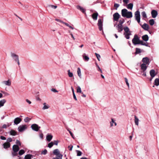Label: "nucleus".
I'll return each mask as SVG.
<instances>
[{"label":"nucleus","instance_id":"f257e3e1","mask_svg":"<svg viewBox=\"0 0 159 159\" xmlns=\"http://www.w3.org/2000/svg\"><path fill=\"white\" fill-rule=\"evenodd\" d=\"M11 57L16 62H17L18 65L20 64L19 61V56L14 53H11Z\"/></svg>","mask_w":159,"mask_h":159},{"label":"nucleus","instance_id":"f03ea898","mask_svg":"<svg viewBox=\"0 0 159 159\" xmlns=\"http://www.w3.org/2000/svg\"><path fill=\"white\" fill-rule=\"evenodd\" d=\"M139 40V38L137 34L134 35V38L132 40V42L133 44L134 45L138 44Z\"/></svg>","mask_w":159,"mask_h":159},{"label":"nucleus","instance_id":"7ed1b4c3","mask_svg":"<svg viewBox=\"0 0 159 159\" xmlns=\"http://www.w3.org/2000/svg\"><path fill=\"white\" fill-rule=\"evenodd\" d=\"M53 153L55 155H56L58 158L59 159H62V155L60 154L59 150L58 149H56L54 150L53 151Z\"/></svg>","mask_w":159,"mask_h":159},{"label":"nucleus","instance_id":"20e7f679","mask_svg":"<svg viewBox=\"0 0 159 159\" xmlns=\"http://www.w3.org/2000/svg\"><path fill=\"white\" fill-rule=\"evenodd\" d=\"M135 20L137 21L139 23L140 22V13L139 11L137 10L135 12Z\"/></svg>","mask_w":159,"mask_h":159},{"label":"nucleus","instance_id":"39448f33","mask_svg":"<svg viewBox=\"0 0 159 159\" xmlns=\"http://www.w3.org/2000/svg\"><path fill=\"white\" fill-rule=\"evenodd\" d=\"M31 128L32 129L36 131H38L40 128V127L39 126V125L35 124H32L31 126Z\"/></svg>","mask_w":159,"mask_h":159},{"label":"nucleus","instance_id":"423d86ee","mask_svg":"<svg viewBox=\"0 0 159 159\" xmlns=\"http://www.w3.org/2000/svg\"><path fill=\"white\" fill-rule=\"evenodd\" d=\"M27 126L25 125H21L18 127V130L20 132H22L27 129Z\"/></svg>","mask_w":159,"mask_h":159},{"label":"nucleus","instance_id":"0eeeda50","mask_svg":"<svg viewBox=\"0 0 159 159\" xmlns=\"http://www.w3.org/2000/svg\"><path fill=\"white\" fill-rule=\"evenodd\" d=\"M120 16L118 12H116L113 15V21H118Z\"/></svg>","mask_w":159,"mask_h":159},{"label":"nucleus","instance_id":"6e6552de","mask_svg":"<svg viewBox=\"0 0 159 159\" xmlns=\"http://www.w3.org/2000/svg\"><path fill=\"white\" fill-rule=\"evenodd\" d=\"M102 21L101 19H99L98 20V28L100 31L102 30L103 29V24Z\"/></svg>","mask_w":159,"mask_h":159},{"label":"nucleus","instance_id":"1a4fd4ad","mask_svg":"<svg viewBox=\"0 0 159 159\" xmlns=\"http://www.w3.org/2000/svg\"><path fill=\"white\" fill-rule=\"evenodd\" d=\"M125 37L127 39H129L130 38L129 36L131 35V32L130 31L125 32L124 33Z\"/></svg>","mask_w":159,"mask_h":159},{"label":"nucleus","instance_id":"9d476101","mask_svg":"<svg viewBox=\"0 0 159 159\" xmlns=\"http://www.w3.org/2000/svg\"><path fill=\"white\" fill-rule=\"evenodd\" d=\"M21 119L19 117L15 118L14 121V125H18L21 121Z\"/></svg>","mask_w":159,"mask_h":159},{"label":"nucleus","instance_id":"9b49d317","mask_svg":"<svg viewBox=\"0 0 159 159\" xmlns=\"http://www.w3.org/2000/svg\"><path fill=\"white\" fill-rule=\"evenodd\" d=\"M140 25L145 30L148 31L149 28V25L146 23H144L143 25H141V24Z\"/></svg>","mask_w":159,"mask_h":159},{"label":"nucleus","instance_id":"f8f14e48","mask_svg":"<svg viewBox=\"0 0 159 159\" xmlns=\"http://www.w3.org/2000/svg\"><path fill=\"white\" fill-rule=\"evenodd\" d=\"M128 10L126 9H124L121 10V15L123 17H125L128 13Z\"/></svg>","mask_w":159,"mask_h":159},{"label":"nucleus","instance_id":"ddd939ff","mask_svg":"<svg viewBox=\"0 0 159 159\" xmlns=\"http://www.w3.org/2000/svg\"><path fill=\"white\" fill-rule=\"evenodd\" d=\"M142 61L143 62V63L148 65L149 63V59L148 57H144L142 59Z\"/></svg>","mask_w":159,"mask_h":159},{"label":"nucleus","instance_id":"4468645a","mask_svg":"<svg viewBox=\"0 0 159 159\" xmlns=\"http://www.w3.org/2000/svg\"><path fill=\"white\" fill-rule=\"evenodd\" d=\"M19 146L17 145H14L12 147V150L13 151L16 152H18L19 150Z\"/></svg>","mask_w":159,"mask_h":159},{"label":"nucleus","instance_id":"2eb2a0df","mask_svg":"<svg viewBox=\"0 0 159 159\" xmlns=\"http://www.w3.org/2000/svg\"><path fill=\"white\" fill-rule=\"evenodd\" d=\"M2 84L7 86H10L11 85V82L8 79L7 81H3L2 82Z\"/></svg>","mask_w":159,"mask_h":159},{"label":"nucleus","instance_id":"dca6fc26","mask_svg":"<svg viewBox=\"0 0 159 159\" xmlns=\"http://www.w3.org/2000/svg\"><path fill=\"white\" fill-rule=\"evenodd\" d=\"M157 11L155 10H153L151 11L152 16L153 18H155L157 16Z\"/></svg>","mask_w":159,"mask_h":159},{"label":"nucleus","instance_id":"f3484780","mask_svg":"<svg viewBox=\"0 0 159 159\" xmlns=\"http://www.w3.org/2000/svg\"><path fill=\"white\" fill-rule=\"evenodd\" d=\"M150 76L152 78H153L157 74L155 73L154 70L152 69L150 71Z\"/></svg>","mask_w":159,"mask_h":159},{"label":"nucleus","instance_id":"a211bd4d","mask_svg":"<svg viewBox=\"0 0 159 159\" xmlns=\"http://www.w3.org/2000/svg\"><path fill=\"white\" fill-rule=\"evenodd\" d=\"M146 65L145 63H143L141 65V68L143 72L145 71L147 69V66Z\"/></svg>","mask_w":159,"mask_h":159},{"label":"nucleus","instance_id":"6ab92c4d","mask_svg":"<svg viewBox=\"0 0 159 159\" xmlns=\"http://www.w3.org/2000/svg\"><path fill=\"white\" fill-rule=\"evenodd\" d=\"M76 8L80 10L83 13L86 14L85 10L83 7H81L80 6L78 5L77 6Z\"/></svg>","mask_w":159,"mask_h":159},{"label":"nucleus","instance_id":"aec40b11","mask_svg":"<svg viewBox=\"0 0 159 159\" xmlns=\"http://www.w3.org/2000/svg\"><path fill=\"white\" fill-rule=\"evenodd\" d=\"M53 136L51 134H48L46 136V139L48 142H50L52 139Z\"/></svg>","mask_w":159,"mask_h":159},{"label":"nucleus","instance_id":"412c9836","mask_svg":"<svg viewBox=\"0 0 159 159\" xmlns=\"http://www.w3.org/2000/svg\"><path fill=\"white\" fill-rule=\"evenodd\" d=\"M98 16V13L96 12L93 13L92 15V17L94 20H96L97 19V17Z\"/></svg>","mask_w":159,"mask_h":159},{"label":"nucleus","instance_id":"4be33fe9","mask_svg":"<svg viewBox=\"0 0 159 159\" xmlns=\"http://www.w3.org/2000/svg\"><path fill=\"white\" fill-rule=\"evenodd\" d=\"M3 148L5 149H7L10 146V144L9 143H5L3 144Z\"/></svg>","mask_w":159,"mask_h":159},{"label":"nucleus","instance_id":"5701e85b","mask_svg":"<svg viewBox=\"0 0 159 159\" xmlns=\"http://www.w3.org/2000/svg\"><path fill=\"white\" fill-rule=\"evenodd\" d=\"M33 157V155L32 154H28L26 155L24 157L25 159H31Z\"/></svg>","mask_w":159,"mask_h":159},{"label":"nucleus","instance_id":"b1692460","mask_svg":"<svg viewBox=\"0 0 159 159\" xmlns=\"http://www.w3.org/2000/svg\"><path fill=\"white\" fill-rule=\"evenodd\" d=\"M83 57L84 60L86 61H88L89 60V57L88 56H86L85 53H84L83 55Z\"/></svg>","mask_w":159,"mask_h":159},{"label":"nucleus","instance_id":"393cba45","mask_svg":"<svg viewBox=\"0 0 159 159\" xmlns=\"http://www.w3.org/2000/svg\"><path fill=\"white\" fill-rule=\"evenodd\" d=\"M142 39L144 41H147L148 40L149 37L147 34H145L142 36Z\"/></svg>","mask_w":159,"mask_h":159},{"label":"nucleus","instance_id":"a878e982","mask_svg":"<svg viewBox=\"0 0 159 159\" xmlns=\"http://www.w3.org/2000/svg\"><path fill=\"white\" fill-rule=\"evenodd\" d=\"M141 44V45L145 46H148V45L147 43H144L143 41L139 39V42L138 44Z\"/></svg>","mask_w":159,"mask_h":159},{"label":"nucleus","instance_id":"bb28decb","mask_svg":"<svg viewBox=\"0 0 159 159\" xmlns=\"http://www.w3.org/2000/svg\"><path fill=\"white\" fill-rule=\"evenodd\" d=\"M125 17L127 18H130L132 17V13L131 11H128Z\"/></svg>","mask_w":159,"mask_h":159},{"label":"nucleus","instance_id":"cd10ccee","mask_svg":"<svg viewBox=\"0 0 159 159\" xmlns=\"http://www.w3.org/2000/svg\"><path fill=\"white\" fill-rule=\"evenodd\" d=\"M141 52V50L140 48H135V52L134 53L135 55H137L140 53Z\"/></svg>","mask_w":159,"mask_h":159},{"label":"nucleus","instance_id":"c85d7f7f","mask_svg":"<svg viewBox=\"0 0 159 159\" xmlns=\"http://www.w3.org/2000/svg\"><path fill=\"white\" fill-rule=\"evenodd\" d=\"M154 84L156 86H158L159 85V79L156 78L155 79Z\"/></svg>","mask_w":159,"mask_h":159},{"label":"nucleus","instance_id":"c756f323","mask_svg":"<svg viewBox=\"0 0 159 159\" xmlns=\"http://www.w3.org/2000/svg\"><path fill=\"white\" fill-rule=\"evenodd\" d=\"M5 99H3L0 101V107L3 106L4 104L6 102Z\"/></svg>","mask_w":159,"mask_h":159},{"label":"nucleus","instance_id":"7c9ffc66","mask_svg":"<svg viewBox=\"0 0 159 159\" xmlns=\"http://www.w3.org/2000/svg\"><path fill=\"white\" fill-rule=\"evenodd\" d=\"M10 133L11 135L13 136H15L17 134L16 131L13 130H11L10 132Z\"/></svg>","mask_w":159,"mask_h":159},{"label":"nucleus","instance_id":"2f4dec72","mask_svg":"<svg viewBox=\"0 0 159 159\" xmlns=\"http://www.w3.org/2000/svg\"><path fill=\"white\" fill-rule=\"evenodd\" d=\"M43 105H44V106L42 108L43 110L48 109L49 107V106L48 105H46V103H43Z\"/></svg>","mask_w":159,"mask_h":159},{"label":"nucleus","instance_id":"473e14b6","mask_svg":"<svg viewBox=\"0 0 159 159\" xmlns=\"http://www.w3.org/2000/svg\"><path fill=\"white\" fill-rule=\"evenodd\" d=\"M133 6V4L132 3H130L128 4L127 6V8L128 9H130L132 10V9Z\"/></svg>","mask_w":159,"mask_h":159},{"label":"nucleus","instance_id":"72a5a7b5","mask_svg":"<svg viewBox=\"0 0 159 159\" xmlns=\"http://www.w3.org/2000/svg\"><path fill=\"white\" fill-rule=\"evenodd\" d=\"M134 118L135 123L136 125H139V119L136 116H135Z\"/></svg>","mask_w":159,"mask_h":159},{"label":"nucleus","instance_id":"f704fd0d","mask_svg":"<svg viewBox=\"0 0 159 159\" xmlns=\"http://www.w3.org/2000/svg\"><path fill=\"white\" fill-rule=\"evenodd\" d=\"M149 23L152 26L154 25L155 21L153 19H150L149 21Z\"/></svg>","mask_w":159,"mask_h":159},{"label":"nucleus","instance_id":"c9c22d12","mask_svg":"<svg viewBox=\"0 0 159 159\" xmlns=\"http://www.w3.org/2000/svg\"><path fill=\"white\" fill-rule=\"evenodd\" d=\"M116 28L118 30V32L119 33H120L123 30V27H120V26L116 27Z\"/></svg>","mask_w":159,"mask_h":159},{"label":"nucleus","instance_id":"e433bc0d","mask_svg":"<svg viewBox=\"0 0 159 159\" xmlns=\"http://www.w3.org/2000/svg\"><path fill=\"white\" fill-rule=\"evenodd\" d=\"M25 153V151L23 149L20 150L18 152V154L20 155H22Z\"/></svg>","mask_w":159,"mask_h":159},{"label":"nucleus","instance_id":"4c0bfd02","mask_svg":"<svg viewBox=\"0 0 159 159\" xmlns=\"http://www.w3.org/2000/svg\"><path fill=\"white\" fill-rule=\"evenodd\" d=\"M7 124H4L2 127V128L6 129L7 127H9L11 125H9L8 123H7Z\"/></svg>","mask_w":159,"mask_h":159},{"label":"nucleus","instance_id":"58836bf2","mask_svg":"<svg viewBox=\"0 0 159 159\" xmlns=\"http://www.w3.org/2000/svg\"><path fill=\"white\" fill-rule=\"evenodd\" d=\"M77 74L80 77L81 75V70L80 69L79 67L78 68H77Z\"/></svg>","mask_w":159,"mask_h":159},{"label":"nucleus","instance_id":"ea45409f","mask_svg":"<svg viewBox=\"0 0 159 159\" xmlns=\"http://www.w3.org/2000/svg\"><path fill=\"white\" fill-rule=\"evenodd\" d=\"M141 15L142 17H143L144 18H147V15L146 13V12L145 11H143L141 13Z\"/></svg>","mask_w":159,"mask_h":159},{"label":"nucleus","instance_id":"a19ab883","mask_svg":"<svg viewBox=\"0 0 159 159\" xmlns=\"http://www.w3.org/2000/svg\"><path fill=\"white\" fill-rule=\"evenodd\" d=\"M76 152H77V156H80L82 155V152L81 151L79 150H76Z\"/></svg>","mask_w":159,"mask_h":159},{"label":"nucleus","instance_id":"79ce46f5","mask_svg":"<svg viewBox=\"0 0 159 159\" xmlns=\"http://www.w3.org/2000/svg\"><path fill=\"white\" fill-rule=\"evenodd\" d=\"M54 145L53 142H52L48 144V147L50 148H51Z\"/></svg>","mask_w":159,"mask_h":159},{"label":"nucleus","instance_id":"37998d69","mask_svg":"<svg viewBox=\"0 0 159 159\" xmlns=\"http://www.w3.org/2000/svg\"><path fill=\"white\" fill-rule=\"evenodd\" d=\"M77 93H82V91L81 90V88L80 86H78L77 87Z\"/></svg>","mask_w":159,"mask_h":159},{"label":"nucleus","instance_id":"c03bdc74","mask_svg":"<svg viewBox=\"0 0 159 159\" xmlns=\"http://www.w3.org/2000/svg\"><path fill=\"white\" fill-rule=\"evenodd\" d=\"M47 153V151L46 149H45L44 150L42 151L41 154L44 155H46Z\"/></svg>","mask_w":159,"mask_h":159},{"label":"nucleus","instance_id":"a18cd8bd","mask_svg":"<svg viewBox=\"0 0 159 159\" xmlns=\"http://www.w3.org/2000/svg\"><path fill=\"white\" fill-rule=\"evenodd\" d=\"M123 29L125 31V32H126V31H130L129 28L127 26L123 28Z\"/></svg>","mask_w":159,"mask_h":159},{"label":"nucleus","instance_id":"49530a36","mask_svg":"<svg viewBox=\"0 0 159 159\" xmlns=\"http://www.w3.org/2000/svg\"><path fill=\"white\" fill-rule=\"evenodd\" d=\"M120 5L119 4L115 3L114 4V6L115 7V9L116 10L117 9V8L119 7Z\"/></svg>","mask_w":159,"mask_h":159},{"label":"nucleus","instance_id":"de8ad7c7","mask_svg":"<svg viewBox=\"0 0 159 159\" xmlns=\"http://www.w3.org/2000/svg\"><path fill=\"white\" fill-rule=\"evenodd\" d=\"M95 55L96 56V57L97 58L98 60L99 61H100L99 59L101 57L100 55L99 54H98L96 53H95Z\"/></svg>","mask_w":159,"mask_h":159},{"label":"nucleus","instance_id":"09e8293b","mask_svg":"<svg viewBox=\"0 0 159 159\" xmlns=\"http://www.w3.org/2000/svg\"><path fill=\"white\" fill-rule=\"evenodd\" d=\"M16 145H17L18 146H20L21 145V143L20 141L18 140H16Z\"/></svg>","mask_w":159,"mask_h":159},{"label":"nucleus","instance_id":"8fccbe9b","mask_svg":"<svg viewBox=\"0 0 159 159\" xmlns=\"http://www.w3.org/2000/svg\"><path fill=\"white\" fill-rule=\"evenodd\" d=\"M18 154L17 152H15L13 151V152H12V155L13 157H14L15 156H16Z\"/></svg>","mask_w":159,"mask_h":159},{"label":"nucleus","instance_id":"3c124183","mask_svg":"<svg viewBox=\"0 0 159 159\" xmlns=\"http://www.w3.org/2000/svg\"><path fill=\"white\" fill-rule=\"evenodd\" d=\"M30 120V118H29L28 117H26L24 119V121L25 122H29Z\"/></svg>","mask_w":159,"mask_h":159},{"label":"nucleus","instance_id":"603ef678","mask_svg":"<svg viewBox=\"0 0 159 159\" xmlns=\"http://www.w3.org/2000/svg\"><path fill=\"white\" fill-rule=\"evenodd\" d=\"M125 82H126V85L128 86V87H129V83L128 82V79H127V78H125Z\"/></svg>","mask_w":159,"mask_h":159},{"label":"nucleus","instance_id":"864d4df0","mask_svg":"<svg viewBox=\"0 0 159 159\" xmlns=\"http://www.w3.org/2000/svg\"><path fill=\"white\" fill-rule=\"evenodd\" d=\"M49 7L54 9H56L57 7V6L53 5H49Z\"/></svg>","mask_w":159,"mask_h":159},{"label":"nucleus","instance_id":"5fc2aeb1","mask_svg":"<svg viewBox=\"0 0 159 159\" xmlns=\"http://www.w3.org/2000/svg\"><path fill=\"white\" fill-rule=\"evenodd\" d=\"M114 123V121L113 119H111V121L110 122V125L111 126H112L113 125V123Z\"/></svg>","mask_w":159,"mask_h":159},{"label":"nucleus","instance_id":"6e6d98bb","mask_svg":"<svg viewBox=\"0 0 159 159\" xmlns=\"http://www.w3.org/2000/svg\"><path fill=\"white\" fill-rule=\"evenodd\" d=\"M12 141V139L11 138H8L7 140V142L8 143L11 142Z\"/></svg>","mask_w":159,"mask_h":159},{"label":"nucleus","instance_id":"4d7b16f0","mask_svg":"<svg viewBox=\"0 0 159 159\" xmlns=\"http://www.w3.org/2000/svg\"><path fill=\"white\" fill-rule=\"evenodd\" d=\"M51 90L54 93H57L58 92L57 90L56 89L54 88L52 89Z\"/></svg>","mask_w":159,"mask_h":159},{"label":"nucleus","instance_id":"13d9d810","mask_svg":"<svg viewBox=\"0 0 159 159\" xmlns=\"http://www.w3.org/2000/svg\"><path fill=\"white\" fill-rule=\"evenodd\" d=\"M124 22H125V20H124V19H123L122 20H120L119 21V23L120 24H123L124 23Z\"/></svg>","mask_w":159,"mask_h":159},{"label":"nucleus","instance_id":"bf43d9fd","mask_svg":"<svg viewBox=\"0 0 159 159\" xmlns=\"http://www.w3.org/2000/svg\"><path fill=\"white\" fill-rule=\"evenodd\" d=\"M55 20L58 22H60V23H63V21H61V20L59 19H55Z\"/></svg>","mask_w":159,"mask_h":159},{"label":"nucleus","instance_id":"052dcab7","mask_svg":"<svg viewBox=\"0 0 159 159\" xmlns=\"http://www.w3.org/2000/svg\"><path fill=\"white\" fill-rule=\"evenodd\" d=\"M0 139L2 140H5L6 139V138L4 136H0Z\"/></svg>","mask_w":159,"mask_h":159},{"label":"nucleus","instance_id":"680f3d73","mask_svg":"<svg viewBox=\"0 0 159 159\" xmlns=\"http://www.w3.org/2000/svg\"><path fill=\"white\" fill-rule=\"evenodd\" d=\"M58 141L57 140H55L54 141V144L55 145H57L58 144Z\"/></svg>","mask_w":159,"mask_h":159},{"label":"nucleus","instance_id":"e2e57ef3","mask_svg":"<svg viewBox=\"0 0 159 159\" xmlns=\"http://www.w3.org/2000/svg\"><path fill=\"white\" fill-rule=\"evenodd\" d=\"M129 1V0H123V2L125 4H127Z\"/></svg>","mask_w":159,"mask_h":159},{"label":"nucleus","instance_id":"0e129e2a","mask_svg":"<svg viewBox=\"0 0 159 159\" xmlns=\"http://www.w3.org/2000/svg\"><path fill=\"white\" fill-rule=\"evenodd\" d=\"M39 137L41 139H43V134L42 133H41L39 134Z\"/></svg>","mask_w":159,"mask_h":159},{"label":"nucleus","instance_id":"69168bd1","mask_svg":"<svg viewBox=\"0 0 159 159\" xmlns=\"http://www.w3.org/2000/svg\"><path fill=\"white\" fill-rule=\"evenodd\" d=\"M64 125H65V127H66V129H67V130H68V131L69 132V133H70V129L69 128H68L67 126L64 123Z\"/></svg>","mask_w":159,"mask_h":159},{"label":"nucleus","instance_id":"338daca9","mask_svg":"<svg viewBox=\"0 0 159 159\" xmlns=\"http://www.w3.org/2000/svg\"><path fill=\"white\" fill-rule=\"evenodd\" d=\"M118 26H120V27H123L122 24L119 23H118V25H117V26H116V27H118Z\"/></svg>","mask_w":159,"mask_h":159},{"label":"nucleus","instance_id":"774afa93","mask_svg":"<svg viewBox=\"0 0 159 159\" xmlns=\"http://www.w3.org/2000/svg\"><path fill=\"white\" fill-rule=\"evenodd\" d=\"M24 8L23 9H25L26 8H28V6L27 5H25L24 6H23Z\"/></svg>","mask_w":159,"mask_h":159}]
</instances>
